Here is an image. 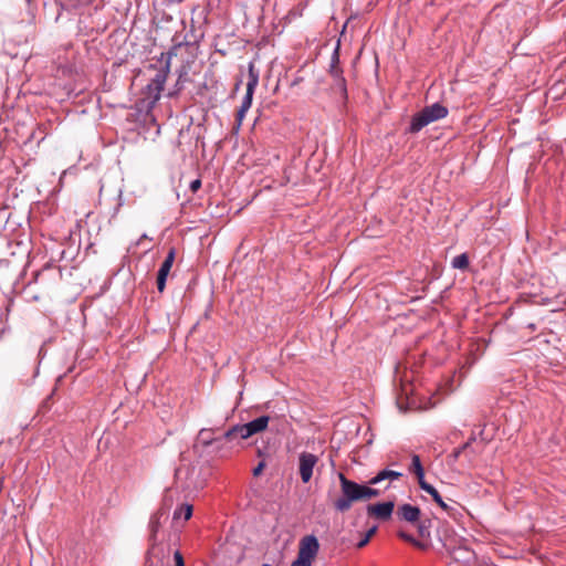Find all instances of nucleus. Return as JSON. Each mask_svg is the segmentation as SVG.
<instances>
[{
    "label": "nucleus",
    "mask_w": 566,
    "mask_h": 566,
    "mask_svg": "<svg viewBox=\"0 0 566 566\" xmlns=\"http://www.w3.org/2000/svg\"><path fill=\"white\" fill-rule=\"evenodd\" d=\"M448 113V108L440 103L426 106L411 117L407 132L410 134H417L429 124L447 117Z\"/></svg>",
    "instance_id": "7ed1b4c3"
},
{
    "label": "nucleus",
    "mask_w": 566,
    "mask_h": 566,
    "mask_svg": "<svg viewBox=\"0 0 566 566\" xmlns=\"http://www.w3.org/2000/svg\"><path fill=\"white\" fill-rule=\"evenodd\" d=\"M269 421H270L269 416H261L259 418L251 420L248 423H244L243 428H244V432H245L247 437L250 438L251 436H253L255 433L264 431L269 424Z\"/></svg>",
    "instance_id": "ddd939ff"
},
{
    "label": "nucleus",
    "mask_w": 566,
    "mask_h": 566,
    "mask_svg": "<svg viewBox=\"0 0 566 566\" xmlns=\"http://www.w3.org/2000/svg\"><path fill=\"white\" fill-rule=\"evenodd\" d=\"M264 468H265V462L264 461L259 462V464L252 471L253 475L254 476L260 475Z\"/></svg>",
    "instance_id": "c85d7f7f"
},
{
    "label": "nucleus",
    "mask_w": 566,
    "mask_h": 566,
    "mask_svg": "<svg viewBox=\"0 0 566 566\" xmlns=\"http://www.w3.org/2000/svg\"><path fill=\"white\" fill-rule=\"evenodd\" d=\"M210 429H201L199 431L198 438L202 442L203 446L208 444H232L234 446V442L239 443L240 439H248L243 424H235L229 430H227L221 437H218L217 439H206L205 436L209 433Z\"/></svg>",
    "instance_id": "39448f33"
},
{
    "label": "nucleus",
    "mask_w": 566,
    "mask_h": 566,
    "mask_svg": "<svg viewBox=\"0 0 566 566\" xmlns=\"http://www.w3.org/2000/svg\"><path fill=\"white\" fill-rule=\"evenodd\" d=\"M476 434L474 432L471 433L470 438L464 444H468V449L472 447V443L476 441Z\"/></svg>",
    "instance_id": "2f4dec72"
},
{
    "label": "nucleus",
    "mask_w": 566,
    "mask_h": 566,
    "mask_svg": "<svg viewBox=\"0 0 566 566\" xmlns=\"http://www.w3.org/2000/svg\"><path fill=\"white\" fill-rule=\"evenodd\" d=\"M184 516L185 521H188L192 516V505L190 504H182L180 507L175 510L174 512V520H178Z\"/></svg>",
    "instance_id": "aec40b11"
},
{
    "label": "nucleus",
    "mask_w": 566,
    "mask_h": 566,
    "mask_svg": "<svg viewBox=\"0 0 566 566\" xmlns=\"http://www.w3.org/2000/svg\"><path fill=\"white\" fill-rule=\"evenodd\" d=\"M207 447H212L213 451L219 453L220 457H229L231 453V450L233 448L232 444H208Z\"/></svg>",
    "instance_id": "5701e85b"
},
{
    "label": "nucleus",
    "mask_w": 566,
    "mask_h": 566,
    "mask_svg": "<svg viewBox=\"0 0 566 566\" xmlns=\"http://www.w3.org/2000/svg\"><path fill=\"white\" fill-rule=\"evenodd\" d=\"M421 490L426 491L432 496V500L446 512H449L451 507L443 501L438 490L431 484L427 483L422 485Z\"/></svg>",
    "instance_id": "f3484780"
},
{
    "label": "nucleus",
    "mask_w": 566,
    "mask_h": 566,
    "mask_svg": "<svg viewBox=\"0 0 566 566\" xmlns=\"http://www.w3.org/2000/svg\"><path fill=\"white\" fill-rule=\"evenodd\" d=\"M176 258V249L172 247L169 249L164 262L161 263L157 273V290L163 293L166 287L167 276L172 268Z\"/></svg>",
    "instance_id": "0eeeda50"
},
{
    "label": "nucleus",
    "mask_w": 566,
    "mask_h": 566,
    "mask_svg": "<svg viewBox=\"0 0 566 566\" xmlns=\"http://www.w3.org/2000/svg\"><path fill=\"white\" fill-rule=\"evenodd\" d=\"M396 515L399 520L415 524L421 516V511L418 506L411 504H402L398 506Z\"/></svg>",
    "instance_id": "f8f14e48"
},
{
    "label": "nucleus",
    "mask_w": 566,
    "mask_h": 566,
    "mask_svg": "<svg viewBox=\"0 0 566 566\" xmlns=\"http://www.w3.org/2000/svg\"><path fill=\"white\" fill-rule=\"evenodd\" d=\"M410 472L417 476L419 486L427 484L424 480V469L421 464L420 457L418 454H412L411 457V465L409 468Z\"/></svg>",
    "instance_id": "4468645a"
},
{
    "label": "nucleus",
    "mask_w": 566,
    "mask_h": 566,
    "mask_svg": "<svg viewBox=\"0 0 566 566\" xmlns=\"http://www.w3.org/2000/svg\"><path fill=\"white\" fill-rule=\"evenodd\" d=\"M376 531H377V526H373L371 528H369L367 531V533L365 535L368 536V538L370 539L371 536L376 533Z\"/></svg>",
    "instance_id": "72a5a7b5"
},
{
    "label": "nucleus",
    "mask_w": 566,
    "mask_h": 566,
    "mask_svg": "<svg viewBox=\"0 0 566 566\" xmlns=\"http://www.w3.org/2000/svg\"><path fill=\"white\" fill-rule=\"evenodd\" d=\"M177 72L178 78L176 81L174 91L169 93L170 96L179 94L184 90L185 83L190 81L188 67L186 65H182Z\"/></svg>",
    "instance_id": "dca6fc26"
},
{
    "label": "nucleus",
    "mask_w": 566,
    "mask_h": 566,
    "mask_svg": "<svg viewBox=\"0 0 566 566\" xmlns=\"http://www.w3.org/2000/svg\"><path fill=\"white\" fill-rule=\"evenodd\" d=\"M210 430L211 431L205 436L206 439H213L211 436L213 433V429H210Z\"/></svg>",
    "instance_id": "c9c22d12"
},
{
    "label": "nucleus",
    "mask_w": 566,
    "mask_h": 566,
    "mask_svg": "<svg viewBox=\"0 0 566 566\" xmlns=\"http://www.w3.org/2000/svg\"><path fill=\"white\" fill-rule=\"evenodd\" d=\"M338 479L342 494L333 503L337 512L345 513L352 509L354 502L366 501L380 495V490L352 481L344 473H338Z\"/></svg>",
    "instance_id": "f03ea898"
},
{
    "label": "nucleus",
    "mask_w": 566,
    "mask_h": 566,
    "mask_svg": "<svg viewBox=\"0 0 566 566\" xmlns=\"http://www.w3.org/2000/svg\"><path fill=\"white\" fill-rule=\"evenodd\" d=\"M261 566H271V565H270V564H263V565H261Z\"/></svg>",
    "instance_id": "e433bc0d"
},
{
    "label": "nucleus",
    "mask_w": 566,
    "mask_h": 566,
    "mask_svg": "<svg viewBox=\"0 0 566 566\" xmlns=\"http://www.w3.org/2000/svg\"><path fill=\"white\" fill-rule=\"evenodd\" d=\"M335 70H340L342 67L339 66V45H337L333 53H332V56H331V63H329V69L328 71H334Z\"/></svg>",
    "instance_id": "b1692460"
},
{
    "label": "nucleus",
    "mask_w": 566,
    "mask_h": 566,
    "mask_svg": "<svg viewBox=\"0 0 566 566\" xmlns=\"http://www.w3.org/2000/svg\"><path fill=\"white\" fill-rule=\"evenodd\" d=\"M470 260L468 253H461L457 256H454L451 261V266L453 269H458L461 271H465L469 269Z\"/></svg>",
    "instance_id": "6ab92c4d"
},
{
    "label": "nucleus",
    "mask_w": 566,
    "mask_h": 566,
    "mask_svg": "<svg viewBox=\"0 0 566 566\" xmlns=\"http://www.w3.org/2000/svg\"><path fill=\"white\" fill-rule=\"evenodd\" d=\"M483 434H484V429L482 428V429L480 430V432H479V437H480L481 441H482L484 444H486V443L489 442V439H488V438H485Z\"/></svg>",
    "instance_id": "473e14b6"
},
{
    "label": "nucleus",
    "mask_w": 566,
    "mask_h": 566,
    "mask_svg": "<svg viewBox=\"0 0 566 566\" xmlns=\"http://www.w3.org/2000/svg\"><path fill=\"white\" fill-rule=\"evenodd\" d=\"M366 509L368 515L381 521H386L391 517L395 509V503L392 501H388L377 504H368Z\"/></svg>",
    "instance_id": "9d476101"
},
{
    "label": "nucleus",
    "mask_w": 566,
    "mask_h": 566,
    "mask_svg": "<svg viewBox=\"0 0 566 566\" xmlns=\"http://www.w3.org/2000/svg\"><path fill=\"white\" fill-rule=\"evenodd\" d=\"M319 551V543L315 535H306L301 538L298 544V553L291 566H312Z\"/></svg>",
    "instance_id": "20e7f679"
},
{
    "label": "nucleus",
    "mask_w": 566,
    "mask_h": 566,
    "mask_svg": "<svg viewBox=\"0 0 566 566\" xmlns=\"http://www.w3.org/2000/svg\"><path fill=\"white\" fill-rule=\"evenodd\" d=\"M526 327L531 331V332H535L536 331V324L535 323H528L526 325Z\"/></svg>",
    "instance_id": "f704fd0d"
},
{
    "label": "nucleus",
    "mask_w": 566,
    "mask_h": 566,
    "mask_svg": "<svg viewBox=\"0 0 566 566\" xmlns=\"http://www.w3.org/2000/svg\"><path fill=\"white\" fill-rule=\"evenodd\" d=\"M401 476H402L401 472L385 469V470L379 471L374 478H371L368 483L370 485H375L385 480H398Z\"/></svg>",
    "instance_id": "2eb2a0df"
},
{
    "label": "nucleus",
    "mask_w": 566,
    "mask_h": 566,
    "mask_svg": "<svg viewBox=\"0 0 566 566\" xmlns=\"http://www.w3.org/2000/svg\"><path fill=\"white\" fill-rule=\"evenodd\" d=\"M172 505V497L168 494H165L160 507H166L167 516L169 515V510Z\"/></svg>",
    "instance_id": "393cba45"
},
{
    "label": "nucleus",
    "mask_w": 566,
    "mask_h": 566,
    "mask_svg": "<svg viewBox=\"0 0 566 566\" xmlns=\"http://www.w3.org/2000/svg\"><path fill=\"white\" fill-rule=\"evenodd\" d=\"M329 75L333 78L332 90L336 93H339L342 99L346 102L348 99L347 92V82L343 75V69L328 71Z\"/></svg>",
    "instance_id": "9b49d317"
},
{
    "label": "nucleus",
    "mask_w": 566,
    "mask_h": 566,
    "mask_svg": "<svg viewBox=\"0 0 566 566\" xmlns=\"http://www.w3.org/2000/svg\"><path fill=\"white\" fill-rule=\"evenodd\" d=\"M468 450V444H462L459 448H455L449 455H448V464L453 465L460 455Z\"/></svg>",
    "instance_id": "4be33fe9"
},
{
    "label": "nucleus",
    "mask_w": 566,
    "mask_h": 566,
    "mask_svg": "<svg viewBox=\"0 0 566 566\" xmlns=\"http://www.w3.org/2000/svg\"><path fill=\"white\" fill-rule=\"evenodd\" d=\"M398 536L418 548L426 549L428 547L427 544L417 541L411 534L406 533L403 531H399Z\"/></svg>",
    "instance_id": "412c9836"
},
{
    "label": "nucleus",
    "mask_w": 566,
    "mask_h": 566,
    "mask_svg": "<svg viewBox=\"0 0 566 566\" xmlns=\"http://www.w3.org/2000/svg\"><path fill=\"white\" fill-rule=\"evenodd\" d=\"M369 541H370V539L368 538V536L364 535V536L360 538V541L356 544V547H357V548H363V547H365V546L369 543Z\"/></svg>",
    "instance_id": "7c9ffc66"
},
{
    "label": "nucleus",
    "mask_w": 566,
    "mask_h": 566,
    "mask_svg": "<svg viewBox=\"0 0 566 566\" xmlns=\"http://www.w3.org/2000/svg\"><path fill=\"white\" fill-rule=\"evenodd\" d=\"M259 84V71L255 69L254 64L251 62L249 64L248 70V83H247V92L242 99L240 108L248 111L252 105V98L254 91Z\"/></svg>",
    "instance_id": "423d86ee"
},
{
    "label": "nucleus",
    "mask_w": 566,
    "mask_h": 566,
    "mask_svg": "<svg viewBox=\"0 0 566 566\" xmlns=\"http://www.w3.org/2000/svg\"><path fill=\"white\" fill-rule=\"evenodd\" d=\"M200 187H201V180L200 179L192 180L190 182V186H189V188H190V190L192 192H197L200 189Z\"/></svg>",
    "instance_id": "cd10ccee"
},
{
    "label": "nucleus",
    "mask_w": 566,
    "mask_h": 566,
    "mask_svg": "<svg viewBox=\"0 0 566 566\" xmlns=\"http://www.w3.org/2000/svg\"><path fill=\"white\" fill-rule=\"evenodd\" d=\"M464 453V457L468 459V462L471 463L474 459L475 452L472 448L468 449Z\"/></svg>",
    "instance_id": "c756f323"
},
{
    "label": "nucleus",
    "mask_w": 566,
    "mask_h": 566,
    "mask_svg": "<svg viewBox=\"0 0 566 566\" xmlns=\"http://www.w3.org/2000/svg\"><path fill=\"white\" fill-rule=\"evenodd\" d=\"M245 113H247L245 109H242V108L238 109L237 115H235L237 128H240V126L242 125V120L245 116Z\"/></svg>",
    "instance_id": "a878e982"
},
{
    "label": "nucleus",
    "mask_w": 566,
    "mask_h": 566,
    "mask_svg": "<svg viewBox=\"0 0 566 566\" xmlns=\"http://www.w3.org/2000/svg\"><path fill=\"white\" fill-rule=\"evenodd\" d=\"M184 44V42H177L167 52H163L158 57L159 66L153 63L149 64V69L156 71V73L142 91L143 96L137 103L139 109L150 112L156 106L157 102L160 99L161 92L164 91L165 83L170 73L171 59L177 55L178 50Z\"/></svg>",
    "instance_id": "f257e3e1"
},
{
    "label": "nucleus",
    "mask_w": 566,
    "mask_h": 566,
    "mask_svg": "<svg viewBox=\"0 0 566 566\" xmlns=\"http://www.w3.org/2000/svg\"><path fill=\"white\" fill-rule=\"evenodd\" d=\"M168 518L166 507H159L149 520L148 530H149V543L150 546L154 547L157 544V534L163 525Z\"/></svg>",
    "instance_id": "6e6552de"
},
{
    "label": "nucleus",
    "mask_w": 566,
    "mask_h": 566,
    "mask_svg": "<svg viewBox=\"0 0 566 566\" xmlns=\"http://www.w3.org/2000/svg\"><path fill=\"white\" fill-rule=\"evenodd\" d=\"M300 461V475L303 483L310 482L313 475V469L316 465L318 458L308 452H302L298 458Z\"/></svg>",
    "instance_id": "1a4fd4ad"
},
{
    "label": "nucleus",
    "mask_w": 566,
    "mask_h": 566,
    "mask_svg": "<svg viewBox=\"0 0 566 566\" xmlns=\"http://www.w3.org/2000/svg\"><path fill=\"white\" fill-rule=\"evenodd\" d=\"M175 566H185L184 557L180 551L174 553Z\"/></svg>",
    "instance_id": "bb28decb"
},
{
    "label": "nucleus",
    "mask_w": 566,
    "mask_h": 566,
    "mask_svg": "<svg viewBox=\"0 0 566 566\" xmlns=\"http://www.w3.org/2000/svg\"><path fill=\"white\" fill-rule=\"evenodd\" d=\"M431 524L432 522L430 518H419V521L415 523L417 526L418 535L421 538H430Z\"/></svg>",
    "instance_id": "a211bd4d"
}]
</instances>
